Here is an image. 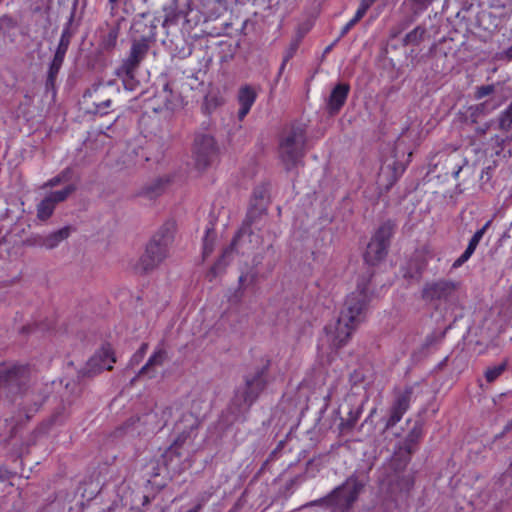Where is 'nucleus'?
Wrapping results in <instances>:
<instances>
[{"instance_id":"2eb2a0df","label":"nucleus","mask_w":512,"mask_h":512,"mask_svg":"<svg viewBox=\"0 0 512 512\" xmlns=\"http://www.w3.org/2000/svg\"><path fill=\"white\" fill-rule=\"evenodd\" d=\"M413 394L412 387H406L403 391H398L389 410V417L387 418L385 429L394 427L407 412L410 407V402Z\"/></svg>"},{"instance_id":"f704fd0d","label":"nucleus","mask_w":512,"mask_h":512,"mask_svg":"<svg viewBox=\"0 0 512 512\" xmlns=\"http://www.w3.org/2000/svg\"><path fill=\"white\" fill-rule=\"evenodd\" d=\"M499 127L502 130L508 131L512 128V102L501 113L499 118Z\"/></svg>"},{"instance_id":"09e8293b","label":"nucleus","mask_w":512,"mask_h":512,"mask_svg":"<svg viewBox=\"0 0 512 512\" xmlns=\"http://www.w3.org/2000/svg\"><path fill=\"white\" fill-rule=\"evenodd\" d=\"M202 503H198L197 505H195L193 508L187 510L186 512H200L201 509H202Z\"/></svg>"},{"instance_id":"7ed1b4c3","label":"nucleus","mask_w":512,"mask_h":512,"mask_svg":"<svg viewBox=\"0 0 512 512\" xmlns=\"http://www.w3.org/2000/svg\"><path fill=\"white\" fill-rule=\"evenodd\" d=\"M174 234V223L167 222L162 225L147 244L145 252L134 267L135 271L145 274L156 269L168 257Z\"/></svg>"},{"instance_id":"1a4fd4ad","label":"nucleus","mask_w":512,"mask_h":512,"mask_svg":"<svg viewBox=\"0 0 512 512\" xmlns=\"http://www.w3.org/2000/svg\"><path fill=\"white\" fill-rule=\"evenodd\" d=\"M265 213L266 207L263 204H251L242 227L233 238L230 246L223 251V254L218 262L210 269L209 276L211 275V277H215L218 273V270H221L224 266L227 265L226 258L231 255L232 251L237 247L241 238H243L245 235L251 236V226L255 224Z\"/></svg>"},{"instance_id":"ddd939ff","label":"nucleus","mask_w":512,"mask_h":512,"mask_svg":"<svg viewBox=\"0 0 512 512\" xmlns=\"http://www.w3.org/2000/svg\"><path fill=\"white\" fill-rule=\"evenodd\" d=\"M193 155L196 166L205 169L216 158L217 148L215 141L210 135H197L194 141Z\"/></svg>"},{"instance_id":"49530a36","label":"nucleus","mask_w":512,"mask_h":512,"mask_svg":"<svg viewBox=\"0 0 512 512\" xmlns=\"http://www.w3.org/2000/svg\"><path fill=\"white\" fill-rule=\"evenodd\" d=\"M414 4L421 6V7H427L430 5L434 0H411Z\"/></svg>"},{"instance_id":"8fccbe9b","label":"nucleus","mask_w":512,"mask_h":512,"mask_svg":"<svg viewBox=\"0 0 512 512\" xmlns=\"http://www.w3.org/2000/svg\"><path fill=\"white\" fill-rule=\"evenodd\" d=\"M376 2V0H361V3H363L364 5H366L367 7H371L374 3Z\"/></svg>"},{"instance_id":"412c9836","label":"nucleus","mask_w":512,"mask_h":512,"mask_svg":"<svg viewBox=\"0 0 512 512\" xmlns=\"http://www.w3.org/2000/svg\"><path fill=\"white\" fill-rule=\"evenodd\" d=\"M257 98V93L254 88L250 85H245L240 88L238 93V102L240 105L238 111L239 120H243L245 116L249 113L251 107L253 106L255 100Z\"/></svg>"},{"instance_id":"6ab92c4d","label":"nucleus","mask_w":512,"mask_h":512,"mask_svg":"<svg viewBox=\"0 0 512 512\" xmlns=\"http://www.w3.org/2000/svg\"><path fill=\"white\" fill-rule=\"evenodd\" d=\"M156 98L162 102L156 110H175L181 106L182 101L178 93L173 91L172 85L169 82L163 84L162 90L158 92Z\"/></svg>"},{"instance_id":"393cba45","label":"nucleus","mask_w":512,"mask_h":512,"mask_svg":"<svg viewBox=\"0 0 512 512\" xmlns=\"http://www.w3.org/2000/svg\"><path fill=\"white\" fill-rule=\"evenodd\" d=\"M64 58L58 55H54L47 73L46 79V90H52L55 93V84L59 70L63 64Z\"/></svg>"},{"instance_id":"4be33fe9","label":"nucleus","mask_w":512,"mask_h":512,"mask_svg":"<svg viewBox=\"0 0 512 512\" xmlns=\"http://www.w3.org/2000/svg\"><path fill=\"white\" fill-rule=\"evenodd\" d=\"M169 182L170 178L168 176L159 177L143 187L141 194L149 199L155 198L164 192Z\"/></svg>"},{"instance_id":"72a5a7b5","label":"nucleus","mask_w":512,"mask_h":512,"mask_svg":"<svg viewBox=\"0 0 512 512\" xmlns=\"http://www.w3.org/2000/svg\"><path fill=\"white\" fill-rule=\"evenodd\" d=\"M268 198V188L266 185L257 186L252 195V203L251 204H263L266 207V200Z\"/></svg>"},{"instance_id":"c9c22d12","label":"nucleus","mask_w":512,"mask_h":512,"mask_svg":"<svg viewBox=\"0 0 512 512\" xmlns=\"http://www.w3.org/2000/svg\"><path fill=\"white\" fill-rule=\"evenodd\" d=\"M214 232L211 230L206 231V235L203 239V256L206 257L213 251V244H214Z\"/></svg>"},{"instance_id":"a18cd8bd","label":"nucleus","mask_w":512,"mask_h":512,"mask_svg":"<svg viewBox=\"0 0 512 512\" xmlns=\"http://www.w3.org/2000/svg\"><path fill=\"white\" fill-rule=\"evenodd\" d=\"M173 409L171 407H166L162 411V419H164V425H166L168 418L171 417Z\"/></svg>"},{"instance_id":"79ce46f5","label":"nucleus","mask_w":512,"mask_h":512,"mask_svg":"<svg viewBox=\"0 0 512 512\" xmlns=\"http://www.w3.org/2000/svg\"><path fill=\"white\" fill-rule=\"evenodd\" d=\"M368 9H369V7H367L366 5H364L363 3L360 2V5H359L354 17L352 18V20L355 21L356 23H358L364 17V15L366 14Z\"/></svg>"},{"instance_id":"0eeeda50","label":"nucleus","mask_w":512,"mask_h":512,"mask_svg":"<svg viewBox=\"0 0 512 512\" xmlns=\"http://www.w3.org/2000/svg\"><path fill=\"white\" fill-rule=\"evenodd\" d=\"M412 450L401 446L394 452L389 467L391 473L387 475V482L392 491H409L414 486V473L406 471Z\"/></svg>"},{"instance_id":"052dcab7","label":"nucleus","mask_w":512,"mask_h":512,"mask_svg":"<svg viewBox=\"0 0 512 512\" xmlns=\"http://www.w3.org/2000/svg\"><path fill=\"white\" fill-rule=\"evenodd\" d=\"M373 413H375V409L370 413L369 417L365 419V422H368V419L373 415Z\"/></svg>"},{"instance_id":"680f3d73","label":"nucleus","mask_w":512,"mask_h":512,"mask_svg":"<svg viewBox=\"0 0 512 512\" xmlns=\"http://www.w3.org/2000/svg\"><path fill=\"white\" fill-rule=\"evenodd\" d=\"M331 47H332V46H328V47L325 49V52H326V53H327V52H329V51L331 50Z\"/></svg>"},{"instance_id":"c03bdc74","label":"nucleus","mask_w":512,"mask_h":512,"mask_svg":"<svg viewBox=\"0 0 512 512\" xmlns=\"http://www.w3.org/2000/svg\"><path fill=\"white\" fill-rule=\"evenodd\" d=\"M354 25H356V22H355V21H353V20L351 19V20H350V21H349V22H348V23H347V24L342 28L341 33H340V37H339V38H341V37L345 36V35L350 31V29H351Z\"/></svg>"},{"instance_id":"f3484780","label":"nucleus","mask_w":512,"mask_h":512,"mask_svg":"<svg viewBox=\"0 0 512 512\" xmlns=\"http://www.w3.org/2000/svg\"><path fill=\"white\" fill-rule=\"evenodd\" d=\"M167 359V352L163 348H158L148 359L146 364L138 371L136 376L131 379L130 384L140 378L152 379L157 374V368L161 367Z\"/></svg>"},{"instance_id":"58836bf2","label":"nucleus","mask_w":512,"mask_h":512,"mask_svg":"<svg viewBox=\"0 0 512 512\" xmlns=\"http://www.w3.org/2000/svg\"><path fill=\"white\" fill-rule=\"evenodd\" d=\"M148 350V344L142 343L140 348L135 352L130 360V365H136L142 361Z\"/></svg>"},{"instance_id":"aec40b11","label":"nucleus","mask_w":512,"mask_h":512,"mask_svg":"<svg viewBox=\"0 0 512 512\" xmlns=\"http://www.w3.org/2000/svg\"><path fill=\"white\" fill-rule=\"evenodd\" d=\"M491 223H492L491 220L487 221L485 223V225L481 229L477 230L474 233V235L471 237V239H470V241L468 243V246L465 249V251L453 263V268H458V267L462 266L465 262H467L470 259V257L475 252L479 242L483 238L484 234L486 233V231L489 228V226L491 225Z\"/></svg>"},{"instance_id":"39448f33","label":"nucleus","mask_w":512,"mask_h":512,"mask_svg":"<svg viewBox=\"0 0 512 512\" xmlns=\"http://www.w3.org/2000/svg\"><path fill=\"white\" fill-rule=\"evenodd\" d=\"M364 486L365 482L353 473L325 497L311 501L303 507L327 505L332 508V512H349Z\"/></svg>"},{"instance_id":"7c9ffc66","label":"nucleus","mask_w":512,"mask_h":512,"mask_svg":"<svg viewBox=\"0 0 512 512\" xmlns=\"http://www.w3.org/2000/svg\"><path fill=\"white\" fill-rule=\"evenodd\" d=\"M507 360L499 363L498 365L488 367L485 371V379L488 383L494 382L498 377H500L504 371L507 369Z\"/></svg>"},{"instance_id":"c756f323","label":"nucleus","mask_w":512,"mask_h":512,"mask_svg":"<svg viewBox=\"0 0 512 512\" xmlns=\"http://www.w3.org/2000/svg\"><path fill=\"white\" fill-rule=\"evenodd\" d=\"M72 177V170L71 168H65L63 171H61L58 175L55 177L49 179L47 182L44 183L43 188H53L56 187L62 183L68 182Z\"/></svg>"},{"instance_id":"de8ad7c7","label":"nucleus","mask_w":512,"mask_h":512,"mask_svg":"<svg viewBox=\"0 0 512 512\" xmlns=\"http://www.w3.org/2000/svg\"><path fill=\"white\" fill-rule=\"evenodd\" d=\"M8 478V471L0 467V480L4 481Z\"/></svg>"},{"instance_id":"bb28decb","label":"nucleus","mask_w":512,"mask_h":512,"mask_svg":"<svg viewBox=\"0 0 512 512\" xmlns=\"http://www.w3.org/2000/svg\"><path fill=\"white\" fill-rule=\"evenodd\" d=\"M76 189L75 184H69L62 190L49 193L47 198L56 206L58 203L64 202Z\"/></svg>"},{"instance_id":"6e6552de","label":"nucleus","mask_w":512,"mask_h":512,"mask_svg":"<svg viewBox=\"0 0 512 512\" xmlns=\"http://www.w3.org/2000/svg\"><path fill=\"white\" fill-rule=\"evenodd\" d=\"M459 288V282L440 278L426 282L423 285L421 297L435 308H439L443 303L453 302L456 299Z\"/></svg>"},{"instance_id":"5701e85b","label":"nucleus","mask_w":512,"mask_h":512,"mask_svg":"<svg viewBox=\"0 0 512 512\" xmlns=\"http://www.w3.org/2000/svg\"><path fill=\"white\" fill-rule=\"evenodd\" d=\"M362 414V404L355 408H349L347 417H341L339 423V430L341 433H347L353 430Z\"/></svg>"},{"instance_id":"603ef678","label":"nucleus","mask_w":512,"mask_h":512,"mask_svg":"<svg viewBox=\"0 0 512 512\" xmlns=\"http://www.w3.org/2000/svg\"><path fill=\"white\" fill-rule=\"evenodd\" d=\"M400 31H401V29H395V28H393V29L391 30V37H392V38L397 37V36H398V34L400 33Z\"/></svg>"},{"instance_id":"a19ab883","label":"nucleus","mask_w":512,"mask_h":512,"mask_svg":"<svg viewBox=\"0 0 512 512\" xmlns=\"http://www.w3.org/2000/svg\"><path fill=\"white\" fill-rule=\"evenodd\" d=\"M140 152L142 154L140 159H138V158L130 159L128 161H124V163H126L128 166L143 164V162L147 161L148 158L143 154V150L142 149H140ZM133 153L136 155V157L139 156V151L133 150Z\"/></svg>"},{"instance_id":"3c124183","label":"nucleus","mask_w":512,"mask_h":512,"mask_svg":"<svg viewBox=\"0 0 512 512\" xmlns=\"http://www.w3.org/2000/svg\"><path fill=\"white\" fill-rule=\"evenodd\" d=\"M246 279H247V275H244V274H242V275L239 277V285H240V288H242V287H243L244 282L246 281Z\"/></svg>"},{"instance_id":"ea45409f","label":"nucleus","mask_w":512,"mask_h":512,"mask_svg":"<svg viewBox=\"0 0 512 512\" xmlns=\"http://www.w3.org/2000/svg\"><path fill=\"white\" fill-rule=\"evenodd\" d=\"M495 88L494 85H483L480 87H477L475 92V98L476 99H482L494 92Z\"/></svg>"},{"instance_id":"f8f14e48","label":"nucleus","mask_w":512,"mask_h":512,"mask_svg":"<svg viewBox=\"0 0 512 512\" xmlns=\"http://www.w3.org/2000/svg\"><path fill=\"white\" fill-rule=\"evenodd\" d=\"M148 37H141L132 41L130 53L123 61L121 67L117 70V74L122 77L132 79L134 72L139 67L140 63L146 57L150 45Z\"/></svg>"},{"instance_id":"4468645a","label":"nucleus","mask_w":512,"mask_h":512,"mask_svg":"<svg viewBox=\"0 0 512 512\" xmlns=\"http://www.w3.org/2000/svg\"><path fill=\"white\" fill-rule=\"evenodd\" d=\"M200 424L199 418L191 412H183L180 419L175 424L177 437L170 446L171 451L180 448L186 441L195 434Z\"/></svg>"},{"instance_id":"13d9d810","label":"nucleus","mask_w":512,"mask_h":512,"mask_svg":"<svg viewBox=\"0 0 512 512\" xmlns=\"http://www.w3.org/2000/svg\"><path fill=\"white\" fill-rule=\"evenodd\" d=\"M483 107H484V104H480V105H478L476 107H471L470 109L471 110L473 109V110H475V112H477V111L483 109Z\"/></svg>"},{"instance_id":"a211bd4d","label":"nucleus","mask_w":512,"mask_h":512,"mask_svg":"<svg viewBox=\"0 0 512 512\" xmlns=\"http://www.w3.org/2000/svg\"><path fill=\"white\" fill-rule=\"evenodd\" d=\"M350 85L340 82L332 89L329 97L326 99V110L330 115H336L346 103Z\"/></svg>"},{"instance_id":"2f4dec72","label":"nucleus","mask_w":512,"mask_h":512,"mask_svg":"<svg viewBox=\"0 0 512 512\" xmlns=\"http://www.w3.org/2000/svg\"><path fill=\"white\" fill-rule=\"evenodd\" d=\"M421 434H422V431H421V427L419 426H415L410 432L409 434L407 435L403 445H401V447L403 448H409V450H412V452H414L415 450V445L417 444V442L419 441L420 437H421Z\"/></svg>"},{"instance_id":"20e7f679","label":"nucleus","mask_w":512,"mask_h":512,"mask_svg":"<svg viewBox=\"0 0 512 512\" xmlns=\"http://www.w3.org/2000/svg\"><path fill=\"white\" fill-rule=\"evenodd\" d=\"M270 359H266L261 367L245 376L244 388L238 390L232 400L230 409L238 419L244 416L267 386V375Z\"/></svg>"},{"instance_id":"6e6d98bb","label":"nucleus","mask_w":512,"mask_h":512,"mask_svg":"<svg viewBox=\"0 0 512 512\" xmlns=\"http://www.w3.org/2000/svg\"><path fill=\"white\" fill-rule=\"evenodd\" d=\"M512 430V419L506 424L504 427V432H508Z\"/></svg>"},{"instance_id":"f257e3e1","label":"nucleus","mask_w":512,"mask_h":512,"mask_svg":"<svg viewBox=\"0 0 512 512\" xmlns=\"http://www.w3.org/2000/svg\"><path fill=\"white\" fill-rule=\"evenodd\" d=\"M48 393L47 385L33 381L29 365H0V398L9 399L19 408L17 417L5 419L6 424L11 426V437L19 425L30 420L40 410Z\"/></svg>"},{"instance_id":"423d86ee","label":"nucleus","mask_w":512,"mask_h":512,"mask_svg":"<svg viewBox=\"0 0 512 512\" xmlns=\"http://www.w3.org/2000/svg\"><path fill=\"white\" fill-rule=\"evenodd\" d=\"M306 133L301 125H293L282 136L279 143V157L287 170L302 163L305 155Z\"/></svg>"},{"instance_id":"a878e982","label":"nucleus","mask_w":512,"mask_h":512,"mask_svg":"<svg viewBox=\"0 0 512 512\" xmlns=\"http://www.w3.org/2000/svg\"><path fill=\"white\" fill-rule=\"evenodd\" d=\"M119 30V26L114 25L101 37L99 47L102 51L109 52L115 48L119 36Z\"/></svg>"},{"instance_id":"37998d69","label":"nucleus","mask_w":512,"mask_h":512,"mask_svg":"<svg viewBox=\"0 0 512 512\" xmlns=\"http://www.w3.org/2000/svg\"><path fill=\"white\" fill-rule=\"evenodd\" d=\"M299 43L298 41L293 42L290 47L287 49L285 55H284V62H288L293 56L295 55L297 49H298Z\"/></svg>"},{"instance_id":"f03ea898","label":"nucleus","mask_w":512,"mask_h":512,"mask_svg":"<svg viewBox=\"0 0 512 512\" xmlns=\"http://www.w3.org/2000/svg\"><path fill=\"white\" fill-rule=\"evenodd\" d=\"M368 285L369 279L359 281L356 290L346 297L336 323L325 327L333 349L345 346L357 328L365 322L371 300Z\"/></svg>"},{"instance_id":"cd10ccee","label":"nucleus","mask_w":512,"mask_h":512,"mask_svg":"<svg viewBox=\"0 0 512 512\" xmlns=\"http://www.w3.org/2000/svg\"><path fill=\"white\" fill-rule=\"evenodd\" d=\"M55 207L56 206L46 196L37 205V217H38V219H40L42 221H45V220L49 219L53 215Z\"/></svg>"},{"instance_id":"4d7b16f0","label":"nucleus","mask_w":512,"mask_h":512,"mask_svg":"<svg viewBox=\"0 0 512 512\" xmlns=\"http://www.w3.org/2000/svg\"><path fill=\"white\" fill-rule=\"evenodd\" d=\"M287 63H288V62H284V60L282 61V64H281V66H280V68H279L278 76H280V75L283 73V71H284V69H285V67H286V64H287Z\"/></svg>"},{"instance_id":"dca6fc26","label":"nucleus","mask_w":512,"mask_h":512,"mask_svg":"<svg viewBox=\"0 0 512 512\" xmlns=\"http://www.w3.org/2000/svg\"><path fill=\"white\" fill-rule=\"evenodd\" d=\"M116 362L110 346H103L87 362L84 375L92 376L103 370H112Z\"/></svg>"},{"instance_id":"e433bc0d","label":"nucleus","mask_w":512,"mask_h":512,"mask_svg":"<svg viewBox=\"0 0 512 512\" xmlns=\"http://www.w3.org/2000/svg\"><path fill=\"white\" fill-rule=\"evenodd\" d=\"M445 337V331L443 332H432L431 334H429L426 339H425V342H424V346L425 347H431L435 344H438L440 343L443 338Z\"/></svg>"},{"instance_id":"864d4df0","label":"nucleus","mask_w":512,"mask_h":512,"mask_svg":"<svg viewBox=\"0 0 512 512\" xmlns=\"http://www.w3.org/2000/svg\"><path fill=\"white\" fill-rule=\"evenodd\" d=\"M505 54L509 60H512V45L506 50Z\"/></svg>"},{"instance_id":"9b49d317","label":"nucleus","mask_w":512,"mask_h":512,"mask_svg":"<svg viewBox=\"0 0 512 512\" xmlns=\"http://www.w3.org/2000/svg\"><path fill=\"white\" fill-rule=\"evenodd\" d=\"M111 85V81L107 82V84L98 82L85 91L83 102L87 105L86 110L88 113L100 115L107 113V109L111 106V99L108 97L107 90L108 86Z\"/></svg>"},{"instance_id":"bf43d9fd","label":"nucleus","mask_w":512,"mask_h":512,"mask_svg":"<svg viewBox=\"0 0 512 512\" xmlns=\"http://www.w3.org/2000/svg\"><path fill=\"white\" fill-rule=\"evenodd\" d=\"M213 100H214V99H210V98H208V97H207V98H206V104H207V105H209V104H210V102H212Z\"/></svg>"},{"instance_id":"4c0bfd02","label":"nucleus","mask_w":512,"mask_h":512,"mask_svg":"<svg viewBox=\"0 0 512 512\" xmlns=\"http://www.w3.org/2000/svg\"><path fill=\"white\" fill-rule=\"evenodd\" d=\"M25 244L31 247L45 248V235L34 234L28 237Z\"/></svg>"},{"instance_id":"473e14b6","label":"nucleus","mask_w":512,"mask_h":512,"mask_svg":"<svg viewBox=\"0 0 512 512\" xmlns=\"http://www.w3.org/2000/svg\"><path fill=\"white\" fill-rule=\"evenodd\" d=\"M70 39H71V33L69 31V28H65L62 31L61 38H60L58 47H57L54 55H58V56L65 58L66 52H67L69 44H70Z\"/></svg>"},{"instance_id":"9d476101","label":"nucleus","mask_w":512,"mask_h":512,"mask_svg":"<svg viewBox=\"0 0 512 512\" xmlns=\"http://www.w3.org/2000/svg\"><path fill=\"white\" fill-rule=\"evenodd\" d=\"M394 233V224L390 221L382 224L369 244L365 252V261L375 265L387 255L390 239Z\"/></svg>"},{"instance_id":"c85d7f7f","label":"nucleus","mask_w":512,"mask_h":512,"mask_svg":"<svg viewBox=\"0 0 512 512\" xmlns=\"http://www.w3.org/2000/svg\"><path fill=\"white\" fill-rule=\"evenodd\" d=\"M425 32H426L425 28H423L421 26H417L411 32L406 34V36L403 39V44L405 46L419 45L424 38Z\"/></svg>"},{"instance_id":"5fc2aeb1","label":"nucleus","mask_w":512,"mask_h":512,"mask_svg":"<svg viewBox=\"0 0 512 512\" xmlns=\"http://www.w3.org/2000/svg\"><path fill=\"white\" fill-rule=\"evenodd\" d=\"M120 0H108L110 6H111V9H114L118 3H119Z\"/></svg>"},{"instance_id":"b1692460","label":"nucleus","mask_w":512,"mask_h":512,"mask_svg":"<svg viewBox=\"0 0 512 512\" xmlns=\"http://www.w3.org/2000/svg\"><path fill=\"white\" fill-rule=\"evenodd\" d=\"M72 228L65 226L57 231L45 235V249L52 250L59 246L61 242L69 238Z\"/></svg>"}]
</instances>
